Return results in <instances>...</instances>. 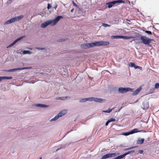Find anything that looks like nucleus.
I'll use <instances>...</instances> for the list:
<instances>
[{"label": "nucleus", "instance_id": "a211bd4d", "mask_svg": "<svg viewBox=\"0 0 159 159\" xmlns=\"http://www.w3.org/2000/svg\"><path fill=\"white\" fill-rule=\"evenodd\" d=\"M144 141V139H143L139 138L137 141V143L139 144H142L143 143Z\"/></svg>", "mask_w": 159, "mask_h": 159}, {"label": "nucleus", "instance_id": "aec40b11", "mask_svg": "<svg viewBox=\"0 0 159 159\" xmlns=\"http://www.w3.org/2000/svg\"><path fill=\"white\" fill-rule=\"evenodd\" d=\"M35 49L38 50H44L45 52H47V50L44 48L36 47Z\"/></svg>", "mask_w": 159, "mask_h": 159}, {"label": "nucleus", "instance_id": "a19ab883", "mask_svg": "<svg viewBox=\"0 0 159 159\" xmlns=\"http://www.w3.org/2000/svg\"><path fill=\"white\" fill-rule=\"evenodd\" d=\"M57 99L63 100L64 99V98L63 97H59L58 98H57Z\"/></svg>", "mask_w": 159, "mask_h": 159}, {"label": "nucleus", "instance_id": "2eb2a0df", "mask_svg": "<svg viewBox=\"0 0 159 159\" xmlns=\"http://www.w3.org/2000/svg\"><path fill=\"white\" fill-rule=\"evenodd\" d=\"M105 100V99H103L102 98H93V101H94L95 102H102V101H103V102H104V101Z\"/></svg>", "mask_w": 159, "mask_h": 159}, {"label": "nucleus", "instance_id": "c756f323", "mask_svg": "<svg viewBox=\"0 0 159 159\" xmlns=\"http://www.w3.org/2000/svg\"><path fill=\"white\" fill-rule=\"evenodd\" d=\"M87 101H93V98H86Z\"/></svg>", "mask_w": 159, "mask_h": 159}, {"label": "nucleus", "instance_id": "6e6552de", "mask_svg": "<svg viewBox=\"0 0 159 159\" xmlns=\"http://www.w3.org/2000/svg\"><path fill=\"white\" fill-rule=\"evenodd\" d=\"M29 68H30L29 67L18 68H14L13 69H10L8 70H7V71L9 72H11L16 71H17L18 70H25V69H29Z\"/></svg>", "mask_w": 159, "mask_h": 159}, {"label": "nucleus", "instance_id": "f257e3e1", "mask_svg": "<svg viewBox=\"0 0 159 159\" xmlns=\"http://www.w3.org/2000/svg\"><path fill=\"white\" fill-rule=\"evenodd\" d=\"M109 43L106 41H98L92 42L90 43H84L81 45V47L82 48L87 49L94 46H106L109 44Z\"/></svg>", "mask_w": 159, "mask_h": 159}, {"label": "nucleus", "instance_id": "473e14b6", "mask_svg": "<svg viewBox=\"0 0 159 159\" xmlns=\"http://www.w3.org/2000/svg\"><path fill=\"white\" fill-rule=\"evenodd\" d=\"M134 152V151H129L128 152L125 153L124 154L125 156H126L128 154H129L130 153H131L133 152Z\"/></svg>", "mask_w": 159, "mask_h": 159}, {"label": "nucleus", "instance_id": "4c0bfd02", "mask_svg": "<svg viewBox=\"0 0 159 159\" xmlns=\"http://www.w3.org/2000/svg\"><path fill=\"white\" fill-rule=\"evenodd\" d=\"M72 3H73V5L74 6H75L76 7H77V8H79V7L78 6V5H77V4H76V3H75V2H73H73H72Z\"/></svg>", "mask_w": 159, "mask_h": 159}, {"label": "nucleus", "instance_id": "de8ad7c7", "mask_svg": "<svg viewBox=\"0 0 159 159\" xmlns=\"http://www.w3.org/2000/svg\"><path fill=\"white\" fill-rule=\"evenodd\" d=\"M39 159H42V158L40 157Z\"/></svg>", "mask_w": 159, "mask_h": 159}, {"label": "nucleus", "instance_id": "2f4dec72", "mask_svg": "<svg viewBox=\"0 0 159 159\" xmlns=\"http://www.w3.org/2000/svg\"><path fill=\"white\" fill-rule=\"evenodd\" d=\"M134 152V151H129L128 152L125 153L124 154L125 156H126L128 154H129L130 153H131L133 152Z\"/></svg>", "mask_w": 159, "mask_h": 159}, {"label": "nucleus", "instance_id": "412c9836", "mask_svg": "<svg viewBox=\"0 0 159 159\" xmlns=\"http://www.w3.org/2000/svg\"><path fill=\"white\" fill-rule=\"evenodd\" d=\"M125 156V154H124L123 155H120V156H118L117 157H116V158H114V159H122L123 158H124Z\"/></svg>", "mask_w": 159, "mask_h": 159}, {"label": "nucleus", "instance_id": "423d86ee", "mask_svg": "<svg viewBox=\"0 0 159 159\" xmlns=\"http://www.w3.org/2000/svg\"><path fill=\"white\" fill-rule=\"evenodd\" d=\"M133 89L129 88H119L118 91L119 93H125L128 91H133Z\"/></svg>", "mask_w": 159, "mask_h": 159}, {"label": "nucleus", "instance_id": "ddd939ff", "mask_svg": "<svg viewBox=\"0 0 159 159\" xmlns=\"http://www.w3.org/2000/svg\"><path fill=\"white\" fill-rule=\"evenodd\" d=\"M49 25L48 20L43 23L41 25V27L42 28H44Z\"/></svg>", "mask_w": 159, "mask_h": 159}, {"label": "nucleus", "instance_id": "e433bc0d", "mask_svg": "<svg viewBox=\"0 0 159 159\" xmlns=\"http://www.w3.org/2000/svg\"><path fill=\"white\" fill-rule=\"evenodd\" d=\"M135 148V147H132L129 148H127L125 149V150H129V149H133V148Z\"/></svg>", "mask_w": 159, "mask_h": 159}, {"label": "nucleus", "instance_id": "49530a36", "mask_svg": "<svg viewBox=\"0 0 159 159\" xmlns=\"http://www.w3.org/2000/svg\"><path fill=\"white\" fill-rule=\"evenodd\" d=\"M8 1H9V2H10V1H11V0H9Z\"/></svg>", "mask_w": 159, "mask_h": 159}, {"label": "nucleus", "instance_id": "7c9ffc66", "mask_svg": "<svg viewBox=\"0 0 159 159\" xmlns=\"http://www.w3.org/2000/svg\"><path fill=\"white\" fill-rule=\"evenodd\" d=\"M142 67L141 66H136L135 67H134V68L135 69H139L140 70H142Z\"/></svg>", "mask_w": 159, "mask_h": 159}, {"label": "nucleus", "instance_id": "393cba45", "mask_svg": "<svg viewBox=\"0 0 159 159\" xmlns=\"http://www.w3.org/2000/svg\"><path fill=\"white\" fill-rule=\"evenodd\" d=\"M87 101L86 98H84L82 99H81L80 100L79 102L81 103Z\"/></svg>", "mask_w": 159, "mask_h": 159}, {"label": "nucleus", "instance_id": "c9c22d12", "mask_svg": "<svg viewBox=\"0 0 159 159\" xmlns=\"http://www.w3.org/2000/svg\"><path fill=\"white\" fill-rule=\"evenodd\" d=\"M110 122L114 121L115 120V119L113 118H111L109 120H108Z\"/></svg>", "mask_w": 159, "mask_h": 159}, {"label": "nucleus", "instance_id": "4be33fe9", "mask_svg": "<svg viewBox=\"0 0 159 159\" xmlns=\"http://www.w3.org/2000/svg\"><path fill=\"white\" fill-rule=\"evenodd\" d=\"M129 66L130 67H134H134L136 66V65H135V63L133 62H130L129 64Z\"/></svg>", "mask_w": 159, "mask_h": 159}, {"label": "nucleus", "instance_id": "9b49d317", "mask_svg": "<svg viewBox=\"0 0 159 159\" xmlns=\"http://www.w3.org/2000/svg\"><path fill=\"white\" fill-rule=\"evenodd\" d=\"M143 107H142V108L144 110L147 109L149 107V105L148 102L146 101L143 102Z\"/></svg>", "mask_w": 159, "mask_h": 159}, {"label": "nucleus", "instance_id": "f3484780", "mask_svg": "<svg viewBox=\"0 0 159 159\" xmlns=\"http://www.w3.org/2000/svg\"><path fill=\"white\" fill-rule=\"evenodd\" d=\"M142 88L141 87L138 88L134 92L132 93L133 95H136L138 93H139L141 90Z\"/></svg>", "mask_w": 159, "mask_h": 159}, {"label": "nucleus", "instance_id": "b1692460", "mask_svg": "<svg viewBox=\"0 0 159 159\" xmlns=\"http://www.w3.org/2000/svg\"><path fill=\"white\" fill-rule=\"evenodd\" d=\"M67 39V38H62L61 39H58L57 40V41L58 42H61L63 41H64L66 40Z\"/></svg>", "mask_w": 159, "mask_h": 159}, {"label": "nucleus", "instance_id": "f03ea898", "mask_svg": "<svg viewBox=\"0 0 159 159\" xmlns=\"http://www.w3.org/2000/svg\"><path fill=\"white\" fill-rule=\"evenodd\" d=\"M139 38L141 41L137 42V40H135L136 42L137 43H143L146 45H149L150 43L153 40V39H150L148 37L145 36L140 35L139 36Z\"/></svg>", "mask_w": 159, "mask_h": 159}, {"label": "nucleus", "instance_id": "c03bdc74", "mask_svg": "<svg viewBox=\"0 0 159 159\" xmlns=\"http://www.w3.org/2000/svg\"><path fill=\"white\" fill-rule=\"evenodd\" d=\"M57 4H56L55 6L54 7L55 10L56 9V8L57 7Z\"/></svg>", "mask_w": 159, "mask_h": 159}, {"label": "nucleus", "instance_id": "a18cd8bd", "mask_svg": "<svg viewBox=\"0 0 159 159\" xmlns=\"http://www.w3.org/2000/svg\"><path fill=\"white\" fill-rule=\"evenodd\" d=\"M74 10V9L73 8L72 9H71L70 11L71 12H72Z\"/></svg>", "mask_w": 159, "mask_h": 159}, {"label": "nucleus", "instance_id": "f704fd0d", "mask_svg": "<svg viewBox=\"0 0 159 159\" xmlns=\"http://www.w3.org/2000/svg\"><path fill=\"white\" fill-rule=\"evenodd\" d=\"M155 88L156 89L159 88V83H156L155 84Z\"/></svg>", "mask_w": 159, "mask_h": 159}, {"label": "nucleus", "instance_id": "dca6fc26", "mask_svg": "<svg viewBox=\"0 0 159 159\" xmlns=\"http://www.w3.org/2000/svg\"><path fill=\"white\" fill-rule=\"evenodd\" d=\"M12 77L11 76L6 77V76H0V82L3 80H10L11 79Z\"/></svg>", "mask_w": 159, "mask_h": 159}, {"label": "nucleus", "instance_id": "f8f14e48", "mask_svg": "<svg viewBox=\"0 0 159 159\" xmlns=\"http://www.w3.org/2000/svg\"><path fill=\"white\" fill-rule=\"evenodd\" d=\"M35 106L36 107H48V106L47 105L41 104H37L35 105Z\"/></svg>", "mask_w": 159, "mask_h": 159}, {"label": "nucleus", "instance_id": "0eeeda50", "mask_svg": "<svg viewBox=\"0 0 159 159\" xmlns=\"http://www.w3.org/2000/svg\"><path fill=\"white\" fill-rule=\"evenodd\" d=\"M143 130L138 131L137 129H133L131 130L130 131L127 132L125 133H123L122 134L125 136H128L129 134H132L134 133H136L138 132H141Z\"/></svg>", "mask_w": 159, "mask_h": 159}, {"label": "nucleus", "instance_id": "9d476101", "mask_svg": "<svg viewBox=\"0 0 159 159\" xmlns=\"http://www.w3.org/2000/svg\"><path fill=\"white\" fill-rule=\"evenodd\" d=\"M119 153H111L107 154L106 155V156L107 158L111 157H115L116 156H117L119 155Z\"/></svg>", "mask_w": 159, "mask_h": 159}, {"label": "nucleus", "instance_id": "bb28decb", "mask_svg": "<svg viewBox=\"0 0 159 159\" xmlns=\"http://www.w3.org/2000/svg\"><path fill=\"white\" fill-rule=\"evenodd\" d=\"M121 36H112L111 37V38L112 39H118L119 38H120Z\"/></svg>", "mask_w": 159, "mask_h": 159}, {"label": "nucleus", "instance_id": "20e7f679", "mask_svg": "<svg viewBox=\"0 0 159 159\" xmlns=\"http://www.w3.org/2000/svg\"><path fill=\"white\" fill-rule=\"evenodd\" d=\"M24 16L22 15H21L15 17L14 18H11V19L8 20L5 22L4 23V25L9 24L12 23L16 21H17L23 18Z\"/></svg>", "mask_w": 159, "mask_h": 159}, {"label": "nucleus", "instance_id": "4468645a", "mask_svg": "<svg viewBox=\"0 0 159 159\" xmlns=\"http://www.w3.org/2000/svg\"><path fill=\"white\" fill-rule=\"evenodd\" d=\"M116 4V2L115 1L108 2L106 3L108 5V6L109 8L112 7L114 5Z\"/></svg>", "mask_w": 159, "mask_h": 159}, {"label": "nucleus", "instance_id": "1a4fd4ad", "mask_svg": "<svg viewBox=\"0 0 159 159\" xmlns=\"http://www.w3.org/2000/svg\"><path fill=\"white\" fill-rule=\"evenodd\" d=\"M25 37V36H21V37H20V38L16 39L12 43H11L7 47V48H10V47L12 46L14 44H15L17 42H18V41L20 40H21V39H23Z\"/></svg>", "mask_w": 159, "mask_h": 159}, {"label": "nucleus", "instance_id": "cd10ccee", "mask_svg": "<svg viewBox=\"0 0 159 159\" xmlns=\"http://www.w3.org/2000/svg\"><path fill=\"white\" fill-rule=\"evenodd\" d=\"M102 26L104 27H110V25L106 23H103L102 24Z\"/></svg>", "mask_w": 159, "mask_h": 159}, {"label": "nucleus", "instance_id": "72a5a7b5", "mask_svg": "<svg viewBox=\"0 0 159 159\" xmlns=\"http://www.w3.org/2000/svg\"><path fill=\"white\" fill-rule=\"evenodd\" d=\"M115 2H116V3H120L122 2H124L122 0H118L117 1H115Z\"/></svg>", "mask_w": 159, "mask_h": 159}, {"label": "nucleus", "instance_id": "7ed1b4c3", "mask_svg": "<svg viewBox=\"0 0 159 159\" xmlns=\"http://www.w3.org/2000/svg\"><path fill=\"white\" fill-rule=\"evenodd\" d=\"M67 112V111L66 110H64L61 111L54 118L50 120V121L52 122L55 121L58 119L60 117H61L65 115Z\"/></svg>", "mask_w": 159, "mask_h": 159}, {"label": "nucleus", "instance_id": "79ce46f5", "mask_svg": "<svg viewBox=\"0 0 159 159\" xmlns=\"http://www.w3.org/2000/svg\"><path fill=\"white\" fill-rule=\"evenodd\" d=\"M109 123H110V122L109 121V120H108L106 123V124H105V125L106 126H107L108 124Z\"/></svg>", "mask_w": 159, "mask_h": 159}, {"label": "nucleus", "instance_id": "37998d69", "mask_svg": "<svg viewBox=\"0 0 159 159\" xmlns=\"http://www.w3.org/2000/svg\"><path fill=\"white\" fill-rule=\"evenodd\" d=\"M143 151L141 150H139V153L140 154H142L143 153Z\"/></svg>", "mask_w": 159, "mask_h": 159}, {"label": "nucleus", "instance_id": "c85d7f7f", "mask_svg": "<svg viewBox=\"0 0 159 159\" xmlns=\"http://www.w3.org/2000/svg\"><path fill=\"white\" fill-rule=\"evenodd\" d=\"M144 32L147 34H150V35H152V33L151 31H148V30H144Z\"/></svg>", "mask_w": 159, "mask_h": 159}, {"label": "nucleus", "instance_id": "39448f33", "mask_svg": "<svg viewBox=\"0 0 159 159\" xmlns=\"http://www.w3.org/2000/svg\"><path fill=\"white\" fill-rule=\"evenodd\" d=\"M62 18L63 17L62 16H58L55 19L48 20L49 25L52 26H54L57 23L60 19Z\"/></svg>", "mask_w": 159, "mask_h": 159}, {"label": "nucleus", "instance_id": "ea45409f", "mask_svg": "<svg viewBox=\"0 0 159 159\" xmlns=\"http://www.w3.org/2000/svg\"><path fill=\"white\" fill-rule=\"evenodd\" d=\"M107 158L106 156V155H105L102 157L101 159H106Z\"/></svg>", "mask_w": 159, "mask_h": 159}, {"label": "nucleus", "instance_id": "5701e85b", "mask_svg": "<svg viewBox=\"0 0 159 159\" xmlns=\"http://www.w3.org/2000/svg\"><path fill=\"white\" fill-rule=\"evenodd\" d=\"M120 38H123L124 39H130L131 38H133V37H131V36L127 37V36H121Z\"/></svg>", "mask_w": 159, "mask_h": 159}, {"label": "nucleus", "instance_id": "6ab92c4d", "mask_svg": "<svg viewBox=\"0 0 159 159\" xmlns=\"http://www.w3.org/2000/svg\"><path fill=\"white\" fill-rule=\"evenodd\" d=\"M23 53L24 54H31L32 53V52L29 50H25L23 52Z\"/></svg>", "mask_w": 159, "mask_h": 159}, {"label": "nucleus", "instance_id": "58836bf2", "mask_svg": "<svg viewBox=\"0 0 159 159\" xmlns=\"http://www.w3.org/2000/svg\"><path fill=\"white\" fill-rule=\"evenodd\" d=\"M51 7V6L50 4L48 3V4L47 8L48 9H49Z\"/></svg>", "mask_w": 159, "mask_h": 159}, {"label": "nucleus", "instance_id": "a878e982", "mask_svg": "<svg viewBox=\"0 0 159 159\" xmlns=\"http://www.w3.org/2000/svg\"><path fill=\"white\" fill-rule=\"evenodd\" d=\"M113 109V108L111 109H109L107 111H103L104 112L108 113L110 112Z\"/></svg>", "mask_w": 159, "mask_h": 159}]
</instances>
